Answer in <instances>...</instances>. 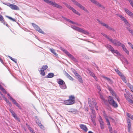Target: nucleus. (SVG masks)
Returning <instances> with one entry per match:
<instances>
[{"label":"nucleus","mask_w":133,"mask_h":133,"mask_svg":"<svg viewBox=\"0 0 133 133\" xmlns=\"http://www.w3.org/2000/svg\"><path fill=\"white\" fill-rule=\"evenodd\" d=\"M70 58L75 62H78L77 60L72 55Z\"/></svg>","instance_id":"obj_34"},{"label":"nucleus","mask_w":133,"mask_h":133,"mask_svg":"<svg viewBox=\"0 0 133 133\" xmlns=\"http://www.w3.org/2000/svg\"><path fill=\"white\" fill-rule=\"evenodd\" d=\"M68 78L72 81H73L74 80V78L70 75Z\"/></svg>","instance_id":"obj_57"},{"label":"nucleus","mask_w":133,"mask_h":133,"mask_svg":"<svg viewBox=\"0 0 133 133\" xmlns=\"http://www.w3.org/2000/svg\"><path fill=\"white\" fill-rule=\"evenodd\" d=\"M129 103L131 104L133 103V101L130 98L127 99V100Z\"/></svg>","instance_id":"obj_45"},{"label":"nucleus","mask_w":133,"mask_h":133,"mask_svg":"<svg viewBox=\"0 0 133 133\" xmlns=\"http://www.w3.org/2000/svg\"><path fill=\"white\" fill-rule=\"evenodd\" d=\"M71 28L75 30L85 34L88 35L89 33V32L87 30H83L82 29L74 26H71Z\"/></svg>","instance_id":"obj_3"},{"label":"nucleus","mask_w":133,"mask_h":133,"mask_svg":"<svg viewBox=\"0 0 133 133\" xmlns=\"http://www.w3.org/2000/svg\"><path fill=\"white\" fill-rule=\"evenodd\" d=\"M54 76V73H49L47 77L48 78H51L53 77Z\"/></svg>","instance_id":"obj_27"},{"label":"nucleus","mask_w":133,"mask_h":133,"mask_svg":"<svg viewBox=\"0 0 133 133\" xmlns=\"http://www.w3.org/2000/svg\"><path fill=\"white\" fill-rule=\"evenodd\" d=\"M46 1L47 3L52 6L60 9H61L62 8V6L56 3L55 2H53L51 1L47 0H46Z\"/></svg>","instance_id":"obj_6"},{"label":"nucleus","mask_w":133,"mask_h":133,"mask_svg":"<svg viewBox=\"0 0 133 133\" xmlns=\"http://www.w3.org/2000/svg\"><path fill=\"white\" fill-rule=\"evenodd\" d=\"M91 119L93 124L94 125H96V123L95 120L92 118H91Z\"/></svg>","instance_id":"obj_54"},{"label":"nucleus","mask_w":133,"mask_h":133,"mask_svg":"<svg viewBox=\"0 0 133 133\" xmlns=\"http://www.w3.org/2000/svg\"><path fill=\"white\" fill-rule=\"evenodd\" d=\"M14 117L17 121H19V118L15 114L13 115H12Z\"/></svg>","instance_id":"obj_38"},{"label":"nucleus","mask_w":133,"mask_h":133,"mask_svg":"<svg viewBox=\"0 0 133 133\" xmlns=\"http://www.w3.org/2000/svg\"><path fill=\"white\" fill-rule=\"evenodd\" d=\"M48 68V66L47 65L43 66L41 68V69L43 70H45Z\"/></svg>","instance_id":"obj_44"},{"label":"nucleus","mask_w":133,"mask_h":133,"mask_svg":"<svg viewBox=\"0 0 133 133\" xmlns=\"http://www.w3.org/2000/svg\"><path fill=\"white\" fill-rule=\"evenodd\" d=\"M40 74L43 76H45V74L44 71V70H43L42 69H41L40 70Z\"/></svg>","instance_id":"obj_39"},{"label":"nucleus","mask_w":133,"mask_h":133,"mask_svg":"<svg viewBox=\"0 0 133 133\" xmlns=\"http://www.w3.org/2000/svg\"><path fill=\"white\" fill-rule=\"evenodd\" d=\"M98 93H99V94H100V98L103 100L104 101H105V99H104V97L102 95H101L100 94V92L99 91Z\"/></svg>","instance_id":"obj_53"},{"label":"nucleus","mask_w":133,"mask_h":133,"mask_svg":"<svg viewBox=\"0 0 133 133\" xmlns=\"http://www.w3.org/2000/svg\"><path fill=\"white\" fill-rule=\"evenodd\" d=\"M105 119H106L107 122V124L108 125V128L109 129V130L110 131H111V129H112L111 127L110 126V123L109 122V121L108 119V117L106 116L105 117Z\"/></svg>","instance_id":"obj_21"},{"label":"nucleus","mask_w":133,"mask_h":133,"mask_svg":"<svg viewBox=\"0 0 133 133\" xmlns=\"http://www.w3.org/2000/svg\"><path fill=\"white\" fill-rule=\"evenodd\" d=\"M72 2H73L74 4L77 6L79 7V8L83 10L85 7L83 6L81 4H80L77 2L75 0H71Z\"/></svg>","instance_id":"obj_15"},{"label":"nucleus","mask_w":133,"mask_h":133,"mask_svg":"<svg viewBox=\"0 0 133 133\" xmlns=\"http://www.w3.org/2000/svg\"><path fill=\"white\" fill-rule=\"evenodd\" d=\"M68 111L69 112H71L74 114H76L78 112L77 110L73 108L70 109Z\"/></svg>","instance_id":"obj_23"},{"label":"nucleus","mask_w":133,"mask_h":133,"mask_svg":"<svg viewBox=\"0 0 133 133\" xmlns=\"http://www.w3.org/2000/svg\"><path fill=\"white\" fill-rule=\"evenodd\" d=\"M88 70V73L92 77H93L97 81V77L95 76V75L94 73L89 70Z\"/></svg>","instance_id":"obj_19"},{"label":"nucleus","mask_w":133,"mask_h":133,"mask_svg":"<svg viewBox=\"0 0 133 133\" xmlns=\"http://www.w3.org/2000/svg\"><path fill=\"white\" fill-rule=\"evenodd\" d=\"M88 101L91 111L93 114H95V112L94 109V107L97 110H98L96 101L93 99H92V100L91 101L89 98H88Z\"/></svg>","instance_id":"obj_1"},{"label":"nucleus","mask_w":133,"mask_h":133,"mask_svg":"<svg viewBox=\"0 0 133 133\" xmlns=\"http://www.w3.org/2000/svg\"><path fill=\"white\" fill-rule=\"evenodd\" d=\"M127 116L133 120V115L128 113H127Z\"/></svg>","instance_id":"obj_36"},{"label":"nucleus","mask_w":133,"mask_h":133,"mask_svg":"<svg viewBox=\"0 0 133 133\" xmlns=\"http://www.w3.org/2000/svg\"><path fill=\"white\" fill-rule=\"evenodd\" d=\"M61 48V49L64 52H65V51L66 50L65 49H64V48H62V47H61L60 48Z\"/></svg>","instance_id":"obj_62"},{"label":"nucleus","mask_w":133,"mask_h":133,"mask_svg":"<svg viewBox=\"0 0 133 133\" xmlns=\"http://www.w3.org/2000/svg\"><path fill=\"white\" fill-rule=\"evenodd\" d=\"M97 6L99 7H101L103 9H104L105 8L104 7V6H103L102 5H101V4H100L99 3V4H98L97 5Z\"/></svg>","instance_id":"obj_56"},{"label":"nucleus","mask_w":133,"mask_h":133,"mask_svg":"<svg viewBox=\"0 0 133 133\" xmlns=\"http://www.w3.org/2000/svg\"><path fill=\"white\" fill-rule=\"evenodd\" d=\"M7 95L8 96V98H9L10 100L12 101L14 104H15L16 103H17L16 100L11 97L9 94H8Z\"/></svg>","instance_id":"obj_24"},{"label":"nucleus","mask_w":133,"mask_h":133,"mask_svg":"<svg viewBox=\"0 0 133 133\" xmlns=\"http://www.w3.org/2000/svg\"><path fill=\"white\" fill-rule=\"evenodd\" d=\"M31 24L33 27L37 31L42 34L44 33V32L42 31V29H41L38 25L34 23H32Z\"/></svg>","instance_id":"obj_13"},{"label":"nucleus","mask_w":133,"mask_h":133,"mask_svg":"<svg viewBox=\"0 0 133 133\" xmlns=\"http://www.w3.org/2000/svg\"><path fill=\"white\" fill-rule=\"evenodd\" d=\"M114 95H115V98L117 99V101L118 102H119L120 101V99L119 97L117 96L115 94H114Z\"/></svg>","instance_id":"obj_49"},{"label":"nucleus","mask_w":133,"mask_h":133,"mask_svg":"<svg viewBox=\"0 0 133 133\" xmlns=\"http://www.w3.org/2000/svg\"><path fill=\"white\" fill-rule=\"evenodd\" d=\"M75 75L76 77L77 78L80 76L77 72L76 73Z\"/></svg>","instance_id":"obj_63"},{"label":"nucleus","mask_w":133,"mask_h":133,"mask_svg":"<svg viewBox=\"0 0 133 133\" xmlns=\"http://www.w3.org/2000/svg\"><path fill=\"white\" fill-rule=\"evenodd\" d=\"M78 81L81 83H83V80L82 77L80 76L77 78Z\"/></svg>","instance_id":"obj_30"},{"label":"nucleus","mask_w":133,"mask_h":133,"mask_svg":"<svg viewBox=\"0 0 133 133\" xmlns=\"http://www.w3.org/2000/svg\"><path fill=\"white\" fill-rule=\"evenodd\" d=\"M115 70L120 77L123 75L122 73L120 72L117 69H115Z\"/></svg>","instance_id":"obj_28"},{"label":"nucleus","mask_w":133,"mask_h":133,"mask_svg":"<svg viewBox=\"0 0 133 133\" xmlns=\"http://www.w3.org/2000/svg\"><path fill=\"white\" fill-rule=\"evenodd\" d=\"M0 21L3 23L4 25H5L6 23V22L5 21L3 16L0 14Z\"/></svg>","instance_id":"obj_26"},{"label":"nucleus","mask_w":133,"mask_h":133,"mask_svg":"<svg viewBox=\"0 0 133 133\" xmlns=\"http://www.w3.org/2000/svg\"><path fill=\"white\" fill-rule=\"evenodd\" d=\"M99 121L100 124L101 128L102 129H104V124L101 117H100Z\"/></svg>","instance_id":"obj_17"},{"label":"nucleus","mask_w":133,"mask_h":133,"mask_svg":"<svg viewBox=\"0 0 133 133\" xmlns=\"http://www.w3.org/2000/svg\"><path fill=\"white\" fill-rule=\"evenodd\" d=\"M126 13L129 15L131 17L133 18V13L129 11L128 9L125 8L124 9Z\"/></svg>","instance_id":"obj_20"},{"label":"nucleus","mask_w":133,"mask_h":133,"mask_svg":"<svg viewBox=\"0 0 133 133\" xmlns=\"http://www.w3.org/2000/svg\"><path fill=\"white\" fill-rule=\"evenodd\" d=\"M127 123L128 128V131L129 132H130V131L131 124V123L130 120L129 119L127 120Z\"/></svg>","instance_id":"obj_22"},{"label":"nucleus","mask_w":133,"mask_h":133,"mask_svg":"<svg viewBox=\"0 0 133 133\" xmlns=\"http://www.w3.org/2000/svg\"><path fill=\"white\" fill-rule=\"evenodd\" d=\"M101 34L105 37L107 39H108L109 41L110 42L113 44H114V43L115 42L116 40V39H113L111 38L110 36H108L105 34L102 33Z\"/></svg>","instance_id":"obj_12"},{"label":"nucleus","mask_w":133,"mask_h":133,"mask_svg":"<svg viewBox=\"0 0 133 133\" xmlns=\"http://www.w3.org/2000/svg\"><path fill=\"white\" fill-rule=\"evenodd\" d=\"M98 21L99 23L101 24L103 26H105L106 28L108 29L109 30L112 31H115V30L114 29L110 27L107 24L105 23H103L102 21H100L99 20H98Z\"/></svg>","instance_id":"obj_11"},{"label":"nucleus","mask_w":133,"mask_h":133,"mask_svg":"<svg viewBox=\"0 0 133 133\" xmlns=\"http://www.w3.org/2000/svg\"><path fill=\"white\" fill-rule=\"evenodd\" d=\"M128 86L132 92H133V87L130 84H129Z\"/></svg>","instance_id":"obj_50"},{"label":"nucleus","mask_w":133,"mask_h":133,"mask_svg":"<svg viewBox=\"0 0 133 133\" xmlns=\"http://www.w3.org/2000/svg\"><path fill=\"white\" fill-rule=\"evenodd\" d=\"M128 1L130 3L131 5L132 6L133 8V2L131 0H128Z\"/></svg>","instance_id":"obj_58"},{"label":"nucleus","mask_w":133,"mask_h":133,"mask_svg":"<svg viewBox=\"0 0 133 133\" xmlns=\"http://www.w3.org/2000/svg\"><path fill=\"white\" fill-rule=\"evenodd\" d=\"M66 6L70 10H71L72 12L76 14L79 16L80 15V14L77 11H76L75 9L73 8L72 7H71L70 5L65 3H64Z\"/></svg>","instance_id":"obj_7"},{"label":"nucleus","mask_w":133,"mask_h":133,"mask_svg":"<svg viewBox=\"0 0 133 133\" xmlns=\"http://www.w3.org/2000/svg\"><path fill=\"white\" fill-rule=\"evenodd\" d=\"M105 46L107 48L109 49L110 51L111 52L114 49L109 44H107L105 45Z\"/></svg>","instance_id":"obj_25"},{"label":"nucleus","mask_w":133,"mask_h":133,"mask_svg":"<svg viewBox=\"0 0 133 133\" xmlns=\"http://www.w3.org/2000/svg\"><path fill=\"white\" fill-rule=\"evenodd\" d=\"M71 71L73 73L74 75L77 73V71L74 69L72 68L71 69Z\"/></svg>","instance_id":"obj_52"},{"label":"nucleus","mask_w":133,"mask_h":133,"mask_svg":"<svg viewBox=\"0 0 133 133\" xmlns=\"http://www.w3.org/2000/svg\"><path fill=\"white\" fill-rule=\"evenodd\" d=\"M98 21L99 23L101 24L103 26H105L106 28L108 29L109 30L112 31H115V30L114 29L110 27L107 24L105 23H103L102 21H100L99 20H98Z\"/></svg>","instance_id":"obj_10"},{"label":"nucleus","mask_w":133,"mask_h":133,"mask_svg":"<svg viewBox=\"0 0 133 133\" xmlns=\"http://www.w3.org/2000/svg\"><path fill=\"white\" fill-rule=\"evenodd\" d=\"M8 57H9V58L11 59V60H12L13 61L15 62V63H17L16 62V60L14 59L13 58H12V57H11V56H8Z\"/></svg>","instance_id":"obj_46"},{"label":"nucleus","mask_w":133,"mask_h":133,"mask_svg":"<svg viewBox=\"0 0 133 133\" xmlns=\"http://www.w3.org/2000/svg\"><path fill=\"white\" fill-rule=\"evenodd\" d=\"M62 17L63 18H64L65 20L69 22H70V21H71L70 19H67L65 17H64L62 16Z\"/></svg>","instance_id":"obj_55"},{"label":"nucleus","mask_w":133,"mask_h":133,"mask_svg":"<svg viewBox=\"0 0 133 133\" xmlns=\"http://www.w3.org/2000/svg\"><path fill=\"white\" fill-rule=\"evenodd\" d=\"M91 2L97 5L99 3L95 0H89Z\"/></svg>","instance_id":"obj_35"},{"label":"nucleus","mask_w":133,"mask_h":133,"mask_svg":"<svg viewBox=\"0 0 133 133\" xmlns=\"http://www.w3.org/2000/svg\"><path fill=\"white\" fill-rule=\"evenodd\" d=\"M124 96L126 100L129 98L128 96L126 94H124Z\"/></svg>","instance_id":"obj_59"},{"label":"nucleus","mask_w":133,"mask_h":133,"mask_svg":"<svg viewBox=\"0 0 133 133\" xmlns=\"http://www.w3.org/2000/svg\"><path fill=\"white\" fill-rule=\"evenodd\" d=\"M50 50L51 52L52 53L55 55L56 56H57L58 55L55 52V50L53 49H50Z\"/></svg>","instance_id":"obj_33"},{"label":"nucleus","mask_w":133,"mask_h":133,"mask_svg":"<svg viewBox=\"0 0 133 133\" xmlns=\"http://www.w3.org/2000/svg\"><path fill=\"white\" fill-rule=\"evenodd\" d=\"M4 4L9 6L12 10H19V7L15 5L11 4L9 3L6 4L4 3Z\"/></svg>","instance_id":"obj_8"},{"label":"nucleus","mask_w":133,"mask_h":133,"mask_svg":"<svg viewBox=\"0 0 133 133\" xmlns=\"http://www.w3.org/2000/svg\"><path fill=\"white\" fill-rule=\"evenodd\" d=\"M64 53L68 56L69 58H70L72 55L70 54L67 50H66Z\"/></svg>","instance_id":"obj_43"},{"label":"nucleus","mask_w":133,"mask_h":133,"mask_svg":"<svg viewBox=\"0 0 133 133\" xmlns=\"http://www.w3.org/2000/svg\"><path fill=\"white\" fill-rule=\"evenodd\" d=\"M121 79L125 83H126L127 82V80L126 79L125 77L123 75L121 77Z\"/></svg>","instance_id":"obj_32"},{"label":"nucleus","mask_w":133,"mask_h":133,"mask_svg":"<svg viewBox=\"0 0 133 133\" xmlns=\"http://www.w3.org/2000/svg\"><path fill=\"white\" fill-rule=\"evenodd\" d=\"M74 103H75L72 100L70 99L66 100L64 101V103L66 105H72Z\"/></svg>","instance_id":"obj_16"},{"label":"nucleus","mask_w":133,"mask_h":133,"mask_svg":"<svg viewBox=\"0 0 133 133\" xmlns=\"http://www.w3.org/2000/svg\"><path fill=\"white\" fill-rule=\"evenodd\" d=\"M112 52L113 54L115 53L117 55H119L120 54L118 52V51L117 50L114 49V50Z\"/></svg>","instance_id":"obj_40"},{"label":"nucleus","mask_w":133,"mask_h":133,"mask_svg":"<svg viewBox=\"0 0 133 133\" xmlns=\"http://www.w3.org/2000/svg\"><path fill=\"white\" fill-rule=\"evenodd\" d=\"M117 16L120 17L121 20L124 21L126 25L129 26H130V24L128 22L127 20L122 15L119 14H117Z\"/></svg>","instance_id":"obj_9"},{"label":"nucleus","mask_w":133,"mask_h":133,"mask_svg":"<svg viewBox=\"0 0 133 133\" xmlns=\"http://www.w3.org/2000/svg\"><path fill=\"white\" fill-rule=\"evenodd\" d=\"M57 82L61 88L63 89L66 88L65 83L63 80L61 79H58L57 80Z\"/></svg>","instance_id":"obj_5"},{"label":"nucleus","mask_w":133,"mask_h":133,"mask_svg":"<svg viewBox=\"0 0 133 133\" xmlns=\"http://www.w3.org/2000/svg\"><path fill=\"white\" fill-rule=\"evenodd\" d=\"M28 127L29 129V130L31 132H32V131H33L32 128L30 127L29 125H28Z\"/></svg>","instance_id":"obj_60"},{"label":"nucleus","mask_w":133,"mask_h":133,"mask_svg":"<svg viewBox=\"0 0 133 133\" xmlns=\"http://www.w3.org/2000/svg\"><path fill=\"white\" fill-rule=\"evenodd\" d=\"M113 44L116 46H120L122 47L123 50L128 55H129V52L128 50L126 48L125 45L121 43L119 41L116 39Z\"/></svg>","instance_id":"obj_2"},{"label":"nucleus","mask_w":133,"mask_h":133,"mask_svg":"<svg viewBox=\"0 0 133 133\" xmlns=\"http://www.w3.org/2000/svg\"><path fill=\"white\" fill-rule=\"evenodd\" d=\"M69 99L72 100L74 103H75V97L74 96L71 95L70 96H69Z\"/></svg>","instance_id":"obj_31"},{"label":"nucleus","mask_w":133,"mask_h":133,"mask_svg":"<svg viewBox=\"0 0 133 133\" xmlns=\"http://www.w3.org/2000/svg\"><path fill=\"white\" fill-rule=\"evenodd\" d=\"M64 75L67 76V78L70 76V75L65 71H64Z\"/></svg>","instance_id":"obj_51"},{"label":"nucleus","mask_w":133,"mask_h":133,"mask_svg":"<svg viewBox=\"0 0 133 133\" xmlns=\"http://www.w3.org/2000/svg\"><path fill=\"white\" fill-rule=\"evenodd\" d=\"M79 126L80 128L83 130L85 132L87 131L88 129L85 125L83 124H80L79 125Z\"/></svg>","instance_id":"obj_18"},{"label":"nucleus","mask_w":133,"mask_h":133,"mask_svg":"<svg viewBox=\"0 0 133 133\" xmlns=\"http://www.w3.org/2000/svg\"><path fill=\"white\" fill-rule=\"evenodd\" d=\"M0 89L3 93H5V94H6V91L5 90V89L3 88V87L1 88Z\"/></svg>","instance_id":"obj_47"},{"label":"nucleus","mask_w":133,"mask_h":133,"mask_svg":"<svg viewBox=\"0 0 133 133\" xmlns=\"http://www.w3.org/2000/svg\"><path fill=\"white\" fill-rule=\"evenodd\" d=\"M5 16L6 17L8 18L9 19L11 20H12V21L14 22L16 21V20H15V19L12 18L11 17L9 16Z\"/></svg>","instance_id":"obj_42"},{"label":"nucleus","mask_w":133,"mask_h":133,"mask_svg":"<svg viewBox=\"0 0 133 133\" xmlns=\"http://www.w3.org/2000/svg\"><path fill=\"white\" fill-rule=\"evenodd\" d=\"M108 89L110 91V92L112 94V95L113 96L114 95V94H115V92L112 90V88L111 87H108Z\"/></svg>","instance_id":"obj_29"},{"label":"nucleus","mask_w":133,"mask_h":133,"mask_svg":"<svg viewBox=\"0 0 133 133\" xmlns=\"http://www.w3.org/2000/svg\"><path fill=\"white\" fill-rule=\"evenodd\" d=\"M105 79H106L108 81H109V79H110V78H108V77H105V76H104L103 77Z\"/></svg>","instance_id":"obj_64"},{"label":"nucleus","mask_w":133,"mask_h":133,"mask_svg":"<svg viewBox=\"0 0 133 133\" xmlns=\"http://www.w3.org/2000/svg\"><path fill=\"white\" fill-rule=\"evenodd\" d=\"M0 93L1 94L2 96L3 97V98L4 100L5 101L8 103V102H9V100L7 98L5 97V96L4 95H3V94H2L1 93V92H0Z\"/></svg>","instance_id":"obj_37"},{"label":"nucleus","mask_w":133,"mask_h":133,"mask_svg":"<svg viewBox=\"0 0 133 133\" xmlns=\"http://www.w3.org/2000/svg\"><path fill=\"white\" fill-rule=\"evenodd\" d=\"M35 121H36V123L37 125L42 129H44V126L41 124V122L39 121L37 117L36 116L35 117Z\"/></svg>","instance_id":"obj_14"},{"label":"nucleus","mask_w":133,"mask_h":133,"mask_svg":"<svg viewBox=\"0 0 133 133\" xmlns=\"http://www.w3.org/2000/svg\"><path fill=\"white\" fill-rule=\"evenodd\" d=\"M108 99L109 104L114 108H117L118 107L117 103L114 100L112 97L109 96Z\"/></svg>","instance_id":"obj_4"},{"label":"nucleus","mask_w":133,"mask_h":133,"mask_svg":"<svg viewBox=\"0 0 133 133\" xmlns=\"http://www.w3.org/2000/svg\"><path fill=\"white\" fill-rule=\"evenodd\" d=\"M108 82L109 83H110L111 84H112L113 83V82L110 79H109V81Z\"/></svg>","instance_id":"obj_61"},{"label":"nucleus","mask_w":133,"mask_h":133,"mask_svg":"<svg viewBox=\"0 0 133 133\" xmlns=\"http://www.w3.org/2000/svg\"><path fill=\"white\" fill-rule=\"evenodd\" d=\"M126 28L127 29L129 32L131 33L133 36V31H132L131 29L128 27H127Z\"/></svg>","instance_id":"obj_41"},{"label":"nucleus","mask_w":133,"mask_h":133,"mask_svg":"<svg viewBox=\"0 0 133 133\" xmlns=\"http://www.w3.org/2000/svg\"><path fill=\"white\" fill-rule=\"evenodd\" d=\"M124 61V63L127 64H128L129 63L128 62L127 59L125 58H123Z\"/></svg>","instance_id":"obj_48"}]
</instances>
